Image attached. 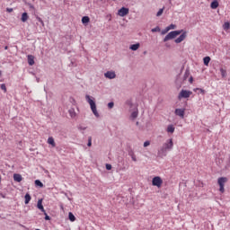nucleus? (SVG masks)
Instances as JSON below:
<instances>
[{"label": "nucleus", "mask_w": 230, "mask_h": 230, "mask_svg": "<svg viewBox=\"0 0 230 230\" xmlns=\"http://www.w3.org/2000/svg\"><path fill=\"white\" fill-rule=\"evenodd\" d=\"M172 148H173V139L170 138L165 143H164L163 146L158 151V155H161V157L166 156V152L168 150H172Z\"/></svg>", "instance_id": "obj_1"}, {"label": "nucleus", "mask_w": 230, "mask_h": 230, "mask_svg": "<svg viewBox=\"0 0 230 230\" xmlns=\"http://www.w3.org/2000/svg\"><path fill=\"white\" fill-rule=\"evenodd\" d=\"M85 99L88 102L92 111L93 112L96 118H100V114L98 113V110H96V102L89 95H85Z\"/></svg>", "instance_id": "obj_2"}, {"label": "nucleus", "mask_w": 230, "mask_h": 230, "mask_svg": "<svg viewBox=\"0 0 230 230\" xmlns=\"http://www.w3.org/2000/svg\"><path fill=\"white\" fill-rule=\"evenodd\" d=\"M184 31L183 30L181 31H172L169 32L164 39V42H168V40H172V39H175L178 35H181Z\"/></svg>", "instance_id": "obj_3"}, {"label": "nucleus", "mask_w": 230, "mask_h": 230, "mask_svg": "<svg viewBox=\"0 0 230 230\" xmlns=\"http://www.w3.org/2000/svg\"><path fill=\"white\" fill-rule=\"evenodd\" d=\"M226 182H227L226 177H220L217 179V184L219 186V191L221 193H224L226 191V189L224 188V186H226Z\"/></svg>", "instance_id": "obj_4"}, {"label": "nucleus", "mask_w": 230, "mask_h": 230, "mask_svg": "<svg viewBox=\"0 0 230 230\" xmlns=\"http://www.w3.org/2000/svg\"><path fill=\"white\" fill-rule=\"evenodd\" d=\"M152 184L156 188H161L163 186V179L160 176H155L152 180Z\"/></svg>", "instance_id": "obj_5"}, {"label": "nucleus", "mask_w": 230, "mask_h": 230, "mask_svg": "<svg viewBox=\"0 0 230 230\" xmlns=\"http://www.w3.org/2000/svg\"><path fill=\"white\" fill-rule=\"evenodd\" d=\"M191 94H193L191 91L181 90V93H179L178 98L179 100H181V98H190Z\"/></svg>", "instance_id": "obj_6"}, {"label": "nucleus", "mask_w": 230, "mask_h": 230, "mask_svg": "<svg viewBox=\"0 0 230 230\" xmlns=\"http://www.w3.org/2000/svg\"><path fill=\"white\" fill-rule=\"evenodd\" d=\"M185 112H186V109H176L174 111V114L181 118V119H184Z\"/></svg>", "instance_id": "obj_7"}, {"label": "nucleus", "mask_w": 230, "mask_h": 230, "mask_svg": "<svg viewBox=\"0 0 230 230\" xmlns=\"http://www.w3.org/2000/svg\"><path fill=\"white\" fill-rule=\"evenodd\" d=\"M119 17H125V15H128V8L122 7L118 12Z\"/></svg>", "instance_id": "obj_8"}, {"label": "nucleus", "mask_w": 230, "mask_h": 230, "mask_svg": "<svg viewBox=\"0 0 230 230\" xmlns=\"http://www.w3.org/2000/svg\"><path fill=\"white\" fill-rule=\"evenodd\" d=\"M104 76L106 78H109L110 80H112V79L116 78V73H114L112 71H108L104 74Z\"/></svg>", "instance_id": "obj_9"}, {"label": "nucleus", "mask_w": 230, "mask_h": 230, "mask_svg": "<svg viewBox=\"0 0 230 230\" xmlns=\"http://www.w3.org/2000/svg\"><path fill=\"white\" fill-rule=\"evenodd\" d=\"M186 39V31H182V34L177 38L174 42H176V44H181V42H182V40H184Z\"/></svg>", "instance_id": "obj_10"}, {"label": "nucleus", "mask_w": 230, "mask_h": 230, "mask_svg": "<svg viewBox=\"0 0 230 230\" xmlns=\"http://www.w3.org/2000/svg\"><path fill=\"white\" fill-rule=\"evenodd\" d=\"M27 58L29 66H33L35 64V57H33V55H29Z\"/></svg>", "instance_id": "obj_11"}, {"label": "nucleus", "mask_w": 230, "mask_h": 230, "mask_svg": "<svg viewBox=\"0 0 230 230\" xmlns=\"http://www.w3.org/2000/svg\"><path fill=\"white\" fill-rule=\"evenodd\" d=\"M37 208L40 209L42 213H46V209H44V206H42V199L38 200Z\"/></svg>", "instance_id": "obj_12"}, {"label": "nucleus", "mask_w": 230, "mask_h": 230, "mask_svg": "<svg viewBox=\"0 0 230 230\" xmlns=\"http://www.w3.org/2000/svg\"><path fill=\"white\" fill-rule=\"evenodd\" d=\"M13 181H15V182H21L22 181V175H21L19 173H14Z\"/></svg>", "instance_id": "obj_13"}, {"label": "nucleus", "mask_w": 230, "mask_h": 230, "mask_svg": "<svg viewBox=\"0 0 230 230\" xmlns=\"http://www.w3.org/2000/svg\"><path fill=\"white\" fill-rule=\"evenodd\" d=\"M48 144L51 145V146L56 147L57 144L55 143V138H53V137H49L48 138Z\"/></svg>", "instance_id": "obj_14"}, {"label": "nucleus", "mask_w": 230, "mask_h": 230, "mask_svg": "<svg viewBox=\"0 0 230 230\" xmlns=\"http://www.w3.org/2000/svg\"><path fill=\"white\" fill-rule=\"evenodd\" d=\"M28 19H30V16H28V13H23L21 18L22 22H26Z\"/></svg>", "instance_id": "obj_15"}, {"label": "nucleus", "mask_w": 230, "mask_h": 230, "mask_svg": "<svg viewBox=\"0 0 230 230\" xmlns=\"http://www.w3.org/2000/svg\"><path fill=\"white\" fill-rule=\"evenodd\" d=\"M139 43L133 44L129 47V49H131L132 51H137V49H139Z\"/></svg>", "instance_id": "obj_16"}, {"label": "nucleus", "mask_w": 230, "mask_h": 230, "mask_svg": "<svg viewBox=\"0 0 230 230\" xmlns=\"http://www.w3.org/2000/svg\"><path fill=\"white\" fill-rule=\"evenodd\" d=\"M167 132H169V134H173L175 132V127H173V125H169L167 127Z\"/></svg>", "instance_id": "obj_17"}, {"label": "nucleus", "mask_w": 230, "mask_h": 230, "mask_svg": "<svg viewBox=\"0 0 230 230\" xmlns=\"http://www.w3.org/2000/svg\"><path fill=\"white\" fill-rule=\"evenodd\" d=\"M217 6H218V1L217 0L213 1L210 4V8H212V10H217Z\"/></svg>", "instance_id": "obj_18"}, {"label": "nucleus", "mask_w": 230, "mask_h": 230, "mask_svg": "<svg viewBox=\"0 0 230 230\" xmlns=\"http://www.w3.org/2000/svg\"><path fill=\"white\" fill-rule=\"evenodd\" d=\"M24 199H25L24 203L30 204V200H31V196L29 193H27V194H25Z\"/></svg>", "instance_id": "obj_19"}, {"label": "nucleus", "mask_w": 230, "mask_h": 230, "mask_svg": "<svg viewBox=\"0 0 230 230\" xmlns=\"http://www.w3.org/2000/svg\"><path fill=\"white\" fill-rule=\"evenodd\" d=\"M68 218H69L70 222H75V220H76V217H75L73 212L68 213Z\"/></svg>", "instance_id": "obj_20"}, {"label": "nucleus", "mask_w": 230, "mask_h": 230, "mask_svg": "<svg viewBox=\"0 0 230 230\" xmlns=\"http://www.w3.org/2000/svg\"><path fill=\"white\" fill-rule=\"evenodd\" d=\"M203 62H204L205 66H209V62H211V58H209V57H205V58H203Z\"/></svg>", "instance_id": "obj_21"}, {"label": "nucleus", "mask_w": 230, "mask_h": 230, "mask_svg": "<svg viewBox=\"0 0 230 230\" xmlns=\"http://www.w3.org/2000/svg\"><path fill=\"white\" fill-rule=\"evenodd\" d=\"M220 73H221L222 78H226V76H227V70L224 68H220Z\"/></svg>", "instance_id": "obj_22"}, {"label": "nucleus", "mask_w": 230, "mask_h": 230, "mask_svg": "<svg viewBox=\"0 0 230 230\" xmlns=\"http://www.w3.org/2000/svg\"><path fill=\"white\" fill-rule=\"evenodd\" d=\"M89 21H91V19L89 18V16H84L82 18V22L83 24H87L89 22Z\"/></svg>", "instance_id": "obj_23"}, {"label": "nucleus", "mask_w": 230, "mask_h": 230, "mask_svg": "<svg viewBox=\"0 0 230 230\" xmlns=\"http://www.w3.org/2000/svg\"><path fill=\"white\" fill-rule=\"evenodd\" d=\"M223 28H224L225 31H227V30H229V28H230V23H229V22H226L224 23V25H223Z\"/></svg>", "instance_id": "obj_24"}, {"label": "nucleus", "mask_w": 230, "mask_h": 230, "mask_svg": "<svg viewBox=\"0 0 230 230\" xmlns=\"http://www.w3.org/2000/svg\"><path fill=\"white\" fill-rule=\"evenodd\" d=\"M151 31H152L153 33H155V32H157V31H161V28H160L159 26H156L155 28H153V29L151 30Z\"/></svg>", "instance_id": "obj_25"}, {"label": "nucleus", "mask_w": 230, "mask_h": 230, "mask_svg": "<svg viewBox=\"0 0 230 230\" xmlns=\"http://www.w3.org/2000/svg\"><path fill=\"white\" fill-rule=\"evenodd\" d=\"M132 161H134V163H136V161H137V158L136 157V155L134 153H130L129 154Z\"/></svg>", "instance_id": "obj_26"}, {"label": "nucleus", "mask_w": 230, "mask_h": 230, "mask_svg": "<svg viewBox=\"0 0 230 230\" xmlns=\"http://www.w3.org/2000/svg\"><path fill=\"white\" fill-rule=\"evenodd\" d=\"M35 184H36V186H40V188H42L44 186V184L41 183V181L40 180H36Z\"/></svg>", "instance_id": "obj_27"}, {"label": "nucleus", "mask_w": 230, "mask_h": 230, "mask_svg": "<svg viewBox=\"0 0 230 230\" xmlns=\"http://www.w3.org/2000/svg\"><path fill=\"white\" fill-rule=\"evenodd\" d=\"M163 12H164V8H162L157 12L156 17H161V15H163Z\"/></svg>", "instance_id": "obj_28"}, {"label": "nucleus", "mask_w": 230, "mask_h": 230, "mask_svg": "<svg viewBox=\"0 0 230 230\" xmlns=\"http://www.w3.org/2000/svg\"><path fill=\"white\" fill-rule=\"evenodd\" d=\"M175 28H177V26L175 25V24H173V23H172L171 25H169L168 27H167V30H175Z\"/></svg>", "instance_id": "obj_29"}, {"label": "nucleus", "mask_w": 230, "mask_h": 230, "mask_svg": "<svg viewBox=\"0 0 230 230\" xmlns=\"http://www.w3.org/2000/svg\"><path fill=\"white\" fill-rule=\"evenodd\" d=\"M131 118H133V119H136V118H137V111H133L131 113Z\"/></svg>", "instance_id": "obj_30"}, {"label": "nucleus", "mask_w": 230, "mask_h": 230, "mask_svg": "<svg viewBox=\"0 0 230 230\" xmlns=\"http://www.w3.org/2000/svg\"><path fill=\"white\" fill-rule=\"evenodd\" d=\"M92 145H93V137H89L87 146H92Z\"/></svg>", "instance_id": "obj_31"}, {"label": "nucleus", "mask_w": 230, "mask_h": 230, "mask_svg": "<svg viewBox=\"0 0 230 230\" xmlns=\"http://www.w3.org/2000/svg\"><path fill=\"white\" fill-rule=\"evenodd\" d=\"M36 19H37V21H39V22H40V24H41L42 26H44V21H42V18L37 16Z\"/></svg>", "instance_id": "obj_32"}, {"label": "nucleus", "mask_w": 230, "mask_h": 230, "mask_svg": "<svg viewBox=\"0 0 230 230\" xmlns=\"http://www.w3.org/2000/svg\"><path fill=\"white\" fill-rule=\"evenodd\" d=\"M170 31V30H168V27H166L164 31H162V35H166V33H168Z\"/></svg>", "instance_id": "obj_33"}, {"label": "nucleus", "mask_w": 230, "mask_h": 230, "mask_svg": "<svg viewBox=\"0 0 230 230\" xmlns=\"http://www.w3.org/2000/svg\"><path fill=\"white\" fill-rule=\"evenodd\" d=\"M1 89L2 91H4V93H6V84H1Z\"/></svg>", "instance_id": "obj_34"}, {"label": "nucleus", "mask_w": 230, "mask_h": 230, "mask_svg": "<svg viewBox=\"0 0 230 230\" xmlns=\"http://www.w3.org/2000/svg\"><path fill=\"white\" fill-rule=\"evenodd\" d=\"M112 107H114V102H109L108 103V108L112 109Z\"/></svg>", "instance_id": "obj_35"}, {"label": "nucleus", "mask_w": 230, "mask_h": 230, "mask_svg": "<svg viewBox=\"0 0 230 230\" xmlns=\"http://www.w3.org/2000/svg\"><path fill=\"white\" fill-rule=\"evenodd\" d=\"M44 215H45V220H51V217H49V216H48L46 211H45Z\"/></svg>", "instance_id": "obj_36"}, {"label": "nucleus", "mask_w": 230, "mask_h": 230, "mask_svg": "<svg viewBox=\"0 0 230 230\" xmlns=\"http://www.w3.org/2000/svg\"><path fill=\"white\" fill-rule=\"evenodd\" d=\"M106 170H112V165L107 164H106Z\"/></svg>", "instance_id": "obj_37"}, {"label": "nucleus", "mask_w": 230, "mask_h": 230, "mask_svg": "<svg viewBox=\"0 0 230 230\" xmlns=\"http://www.w3.org/2000/svg\"><path fill=\"white\" fill-rule=\"evenodd\" d=\"M144 146L146 147V146H150V141H146L144 143Z\"/></svg>", "instance_id": "obj_38"}, {"label": "nucleus", "mask_w": 230, "mask_h": 230, "mask_svg": "<svg viewBox=\"0 0 230 230\" xmlns=\"http://www.w3.org/2000/svg\"><path fill=\"white\" fill-rule=\"evenodd\" d=\"M6 12H8L9 13H12V12H13V8H7Z\"/></svg>", "instance_id": "obj_39"}, {"label": "nucleus", "mask_w": 230, "mask_h": 230, "mask_svg": "<svg viewBox=\"0 0 230 230\" xmlns=\"http://www.w3.org/2000/svg\"><path fill=\"white\" fill-rule=\"evenodd\" d=\"M31 8H33V5H31Z\"/></svg>", "instance_id": "obj_40"}, {"label": "nucleus", "mask_w": 230, "mask_h": 230, "mask_svg": "<svg viewBox=\"0 0 230 230\" xmlns=\"http://www.w3.org/2000/svg\"><path fill=\"white\" fill-rule=\"evenodd\" d=\"M5 49H8V47H5Z\"/></svg>", "instance_id": "obj_41"}, {"label": "nucleus", "mask_w": 230, "mask_h": 230, "mask_svg": "<svg viewBox=\"0 0 230 230\" xmlns=\"http://www.w3.org/2000/svg\"><path fill=\"white\" fill-rule=\"evenodd\" d=\"M0 75H1V70H0Z\"/></svg>", "instance_id": "obj_42"}]
</instances>
